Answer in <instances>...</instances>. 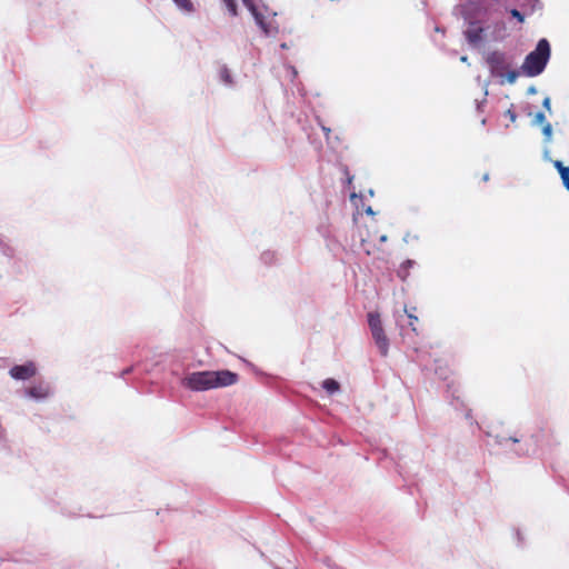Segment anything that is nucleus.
<instances>
[{
    "mask_svg": "<svg viewBox=\"0 0 569 569\" xmlns=\"http://www.w3.org/2000/svg\"><path fill=\"white\" fill-rule=\"evenodd\" d=\"M237 380L238 375L229 370L197 371L184 377L182 385L192 391H206L232 386Z\"/></svg>",
    "mask_w": 569,
    "mask_h": 569,
    "instance_id": "1",
    "label": "nucleus"
},
{
    "mask_svg": "<svg viewBox=\"0 0 569 569\" xmlns=\"http://www.w3.org/2000/svg\"><path fill=\"white\" fill-rule=\"evenodd\" d=\"M550 58V44L547 39L538 41L537 47L525 59L521 70L528 77L539 76Z\"/></svg>",
    "mask_w": 569,
    "mask_h": 569,
    "instance_id": "2",
    "label": "nucleus"
},
{
    "mask_svg": "<svg viewBox=\"0 0 569 569\" xmlns=\"http://www.w3.org/2000/svg\"><path fill=\"white\" fill-rule=\"evenodd\" d=\"M242 2L251 12L256 23L266 36L277 32V28L272 23L276 13L270 12L266 6H258L253 0H242Z\"/></svg>",
    "mask_w": 569,
    "mask_h": 569,
    "instance_id": "3",
    "label": "nucleus"
},
{
    "mask_svg": "<svg viewBox=\"0 0 569 569\" xmlns=\"http://www.w3.org/2000/svg\"><path fill=\"white\" fill-rule=\"evenodd\" d=\"M368 325L370 328V332L372 339L378 347L380 355L386 357L389 350V339L385 333V329L382 326L380 313L378 312H369L368 313Z\"/></svg>",
    "mask_w": 569,
    "mask_h": 569,
    "instance_id": "4",
    "label": "nucleus"
},
{
    "mask_svg": "<svg viewBox=\"0 0 569 569\" xmlns=\"http://www.w3.org/2000/svg\"><path fill=\"white\" fill-rule=\"evenodd\" d=\"M366 234H361V248L367 254H372L371 246L381 244L387 241V234L378 230L375 219L366 223Z\"/></svg>",
    "mask_w": 569,
    "mask_h": 569,
    "instance_id": "5",
    "label": "nucleus"
},
{
    "mask_svg": "<svg viewBox=\"0 0 569 569\" xmlns=\"http://www.w3.org/2000/svg\"><path fill=\"white\" fill-rule=\"evenodd\" d=\"M486 61L489 66L490 72L495 77H500V78L505 77V73L508 71V69L511 66L509 60L507 59L506 54L501 51L490 52L487 56Z\"/></svg>",
    "mask_w": 569,
    "mask_h": 569,
    "instance_id": "6",
    "label": "nucleus"
},
{
    "mask_svg": "<svg viewBox=\"0 0 569 569\" xmlns=\"http://www.w3.org/2000/svg\"><path fill=\"white\" fill-rule=\"evenodd\" d=\"M9 373L16 380H28L36 376L37 367L32 361H29L24 365L13 366Z\"/></svg>",
    "mask_w": 569,
    "mask_h": 569,
    "instance_id": "7",
    "label": "nucleus"
},
{
    "mask_svg": "<svg viewBox=\"0 0 569 569\" xmlns=\"http://www.w3.org/2000/svg\"><path fill=\"white\" fill-rule=\"evenodd\" d=\"M27 393L29 397L34 398L37 400H42L48 398L51 395V389L48 383L40 382L27 389Z\"/></svg>",
    "mask_w": 569,
    "mask_h": 569,
    "instance_id": "8",
    "label": "nucleus"
},
{
    "mask_svg": "<svg viewBox=\"0 0 569 569\" xmlns=\"http://www.w3.org/2000/svg\"><path fill=\"white\" fill-rule=\"evenodd\" d=\"M350 200L356 206L358 214L361 213V211L363 210L368 216L371 217V220L373 219L375 212L370 206H365L363 197L361 194H357L353 192L350 196Z\"/></svg>",
    "mask_w": 569,
    "mask_h": 569,
    "instance_id": "9",
    "label": "nucleus"
},
{
    "mask_svg": "<svg viewBox=\"0 0 569 569\" xmlns=\"http://www.w3.org/2000/svg\"><path fill=\"white\" fill-rule=\"evenodd\" d=\"M555 167L557 168V170L561 177L563 186L569 191V167L563 166L561 161H556Z\"/></svg>",
    "mask_w": 569,
    "mask_h": 569,
    "instance_id": "10",
    "label": "nucleus"
},
{
    "mask_svg": "<svg viewBox=\"0 0 569 569\" xmlns=\"http://www.w3.org/2000/svg\"><path fill=\"white\" fill-rule=\"evenodd\" d=\"M415 264V261L413 260H410V259H407L406 261H403L398 271H397V274L398 277L401 279V280H406L407 277L409 276V269Z\"/></svg>",
    "mask_w": 569,
    "mask_h": 569,
    "instance_id": "11",
    "label": "nucleus"
},
{
    "mask_svg": "<svg viewBox=\"0 0 569 569\" xmlns=\"http://www.w3.org/2000/svg\"><path fill=\"white\" fill-rule=\"evenodd\" d=\"M322 388L329 393V395H333L335 392L339 391L340 389V385L338 381H336L335 379L332 378H328L326 380H323L322 382Z\"/></svg>",
    "mask_w": 569,
    "mask_h": 569,
    "instance_id": "12",
    "label": "nucleus"
},
{
    "mask_svg": "<svg viewBox=\"0 0 569 569\" xmlns=\"http://www.w3.org/2000/svg\"><path fill=\"white\" fill-rule=\"evenodd\" d=\"M482 28L471 29L467 31V38L471 43H477L481 40Z\"/></svg>",
    "mask_w": 569,
    "mask_h": 569,
    "instance_id": "13",
    "label": "nucleus"
},
{
    "mask_svg": "<svg viewBox=\"0 0 569 569\" xmlns=\"http://www.w3.org/2000/svg\"><path fill=\"white\" fill-rule=\"evenodd\" d=\"M184 12H192L194 10L191 0H172Z\"/></svg>",
    "mask_w": 569,
    "mask_h": 569,
    "instance_id": "14",
    "label": "nucleus"
},
{
    "mask_svg": "<svg viewBox=\"0 0 569 569\" xmlns=\"http://www.w3.org/2000/svg\"><path fill=\"white\" fill-rule=\"evenodd\" d=\"M226 8L230 12L231 16L236 17L238 14V6L236 0H222Z\"/></svg>",
    "mask_w": 569,
    "mask_h": 569,
    "instance_id": "15",
    "label": "nucleus"
},
{
    "mask_svg": "<svg viewBox=\"0 0 569 569\" xmlns=\"http://www.w3.org/2000/svg\"><path fill=\"white\" fill-rule=\"evenodd\" d=\"M220 78L226 84H232V78L227 67L220 69Z\"/></svg>",
    "mask_w": 569,
    "mask_h": 569,
    "instance_id": "16",
    "label": "nucleus"
},
{
    "mask_svg": "<svg viewBox=\"0 0 569 569\" xmlns=\"http://www.w3.org/2000/svg\"><path fill=\"white\" fill-rule=\"evenodd\" d=\"M505 77L508 83H515L519 77V72L517 70H510L509 68L508 71L505 73Z\"/></svg>",
    "mask_w": 569,
    "mask_h": 569,
    "instance_id": "17",
    "label": "nucleus"
},
{
    "mask_svg": "<svg viewBox=\"0 0 569 569\" xmlns=\"http://www.w3.org/2000/svg\"><path fill=\"white\" fill-rule=\"evenodd\" d=\"M510 14L516 18L520 23L525 21V16L527 14L525 11L521 12L520 10L512 8L510 9Z\"/></svg>",
    "mask_w": 569,
    "mask_h": 569,
    "instance_id": "18",
    "label": "nucleus"
},
{
    "mask_svg": "<svg viewBox=\"0 0 569 569\" xmlns=\"http://www.w3.org/2000/svg\"><path fill=\"white\" fill-rule=\"evenodd\" d=\"M405 311L408 315V318L410 320L409 326L412 328V331L417 332L418 329L416 327V323L418 322V317L415 316L412 312L408 311L407 309Z\"/></svg>",
    "mask_w": 569,
    "mask_h": 569,
    "instance_id": "19",
    "label": "nucleus"
},
{
    "mask_svg": "<svg viewBox=\"0 0 569 569\" xmlns=\"http://www.w3.org/2000/svg\"><path fill=\"white\" fill-rule=\"evenodd\" d=\"M495 437L498 439V442H500V443H502L503 441H507V440H511L512 442H519V439L516 437L506 438V437H500L498 433L495 435Z\"/></svg>",
    "mask_w": 569,
    "mask_h": 569,
    "instance_id": "20",
    "label": "nucleus"
},
{
    "mask_svg": "<svg viewBox=\"0 0 569 569\" xmlns=\"http://www.w3.org/2000/svg\"><path fill=\"white\" fill-rule=\"evenodd\" d=\"M535 122L536 123H546V116L543 112H538L535 116Z\"/></svg>",
    "mask_w": 569,
    "mask_h": 569,
    "instance_id": "21",
    "label": "nucleus"
},
{
    "mask_svg": "<svg viewBox=\"0 0 569 569\" xmlns=\"http://www.w3.org/2000/svg\"><path fill=\"white\" fill-rule=\"evenodd\" d=\"M551 124L549 122H546L543 127V133L549 137L551 134Z\"/></svg>",
    "mask_w": 569,
    "mask_h": 569,
    "instance_id": "22",
    "label": "nucleus"
},
{
    "mask_svg": "<svg viewBox=\"0 0 569 569\" xmlns=\"http://www.w3.org/2000/svg\"><path fill=\"white\" fill-rule=\"evenodd\" d=\"M550 104H551V102H550V98L546 97V98L543 99V101H542V106H543V108H545V109H547V110H550Z\"/></svg>",
    "mask_w": 569,
    "mask_h": 569,
    "instance_id": "23",
    "label": "nucleus"
},
{
    "mask_svg": "<svg viewBox=\"0 0 569 569\" xmlns=\"http://www.w3.org/2000/svg\"><path fill=\"white\" fill-rule=\"evenodd\" d=\"M482 179H483V181H488L489 180V174L486 173Z\"/></svg>",
    "mask_w": 569,
    "mask_h": 569,
    "instance_id": "24",
    "label": "nucleus"
},
{
    "mask_svg": "<svg viewBox=\"0 0 569 569\" xmlns=\"http://www.w3.org/2000/svg\"><path fill=\"white\" fill-rule=\"evenodd\" d=\"M510 118H511L512 120H515V119H516V116H515V114H510Z\"/></svg>",
    "mask_w": 569,
    "mask_h": 569,
    "instance_id": "25",
    "label": "nucleus"
}]
</instances>
